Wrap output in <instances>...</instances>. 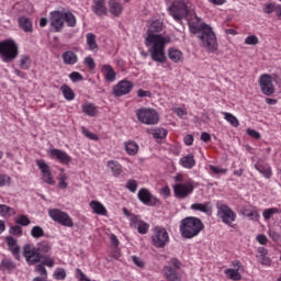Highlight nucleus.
<instances>
[{"label": "nucleus", "mask_w": 281, "mask_h": 281, "mask_svg": "<svg viewBox=\"0 0 281 281\" xmlns=\"http://www.w3.org/2000/svg\"><path fill=\"white\" fill-rule=\"evenodd\" d=\"M217 207V216L221 218L224 225H232L234 221H236V212L232 211V209L227 204L218 203Z\"/></svg>", "instance_id": "10"}, {"label": "nucleus", "mask_w": 281, "mask_h": 281, "mask_svg": "<svg viewBox=\"0 0 281 281\" xmlns=\"http://www.w3.org/2000/svg\"><path fill=\"white\" fill-rule=\"evenodd\" d=\"M85 63L90 69H95V60L91 56L86 57Z\"/></svg>", "instance_id": "62"}, {"label": "nucleus", "mask_w": 281, "mask_h": 281, "mask_svg": "<svg viewBox=\"0 0 281 281\" xmlns=\"http://www.w3.org/2000/svg\"><path fill=\"white\" fill-rule=\"evenodd\" d=\"M108 168L111 170L114 177L122 175V165L117 160L108 161Z\"/></svg>", "instance_id": "29"}, {"label": "nucleus", "mask_w": 281, "mask_h": 281, "mask_svg": "<svg viewBox=\"0 0 281 281\" xmlns=\"http://www.w3.org/2000/svg\"><path fill=\"white\" fill-rule=\"evenodd\" d=\"M82 134H83L86 137H88V139H92L93 142H97V139H98V135H95V134L89 132L87 128H83V130H82Z\"/></svg>", "instance_id": "60"}, {"label": "nucleus", "mask_w": 281, "mask_h": 281, "mask_svg": "<svg viewBox=\"0 0 281 281\" xmlns=\"http://www.w3.org/2000/svg\"><path fill=\"white\" fill-rule=\"evenodd\" d=\"M35 271L42 276V278H47V269L43 263L36 266Z\"/></svg>", "instance_id": "55"}, {"label": "nucleus", "mask_w": 281, "mask_h": 281, "mask_svg": "<svg viewBox=\"0 0 281 281\" xmlns=\"http://www.w3.org/2000/svg\"><path fill=\"white\" fill-rule=\"evenodd\" d=\"M9 251H11L12 256L15 258V260H21V247L19 244H16V239L12 236L5 237Z\"/></svg>", "instance_id": "19"}, {"label": "nucleus", "mask_w": 281, "mask_h": 281, "mask_svg": "<svg viewBox=\"0 0 281 281\" xmlns=\"http://www.w3.org/2000/svg\"><path fill=\"white\" fill-rule=\"evenodd\" d=\"M132 261L134 262V265H136V267H138L139 269H144V267L146 266V263L144 262V260H142V258L137 257V256H132Z\"/></svg>", "instance_id": "54"}, {"label": "nucleus", "mask_w": 281, "mask_h": 281, "mask_svg": "<svg viewBox=\"0 0 281 281\" xmlns=\"http://www.w3.org/2000/svg\"><path fill=\"white\" fill-rule=\"evenodd\" d=\"M144 221H142V218H139V216L137 215H131L130 217V225L131 227H134V229H137V226L143 223Z\"/></svg>", "instance_id": "48"}, {"label": "nucleus", "mask_w": 281, "mask_h": 281, "mask_svg": "<svg viewBox=\"0 0 281 281\" xmlns=\"http://www.w3.org/2000/svg\"><path fill=\"white\" fill-rule=\"evenodd\" d=\"M19 67L20 69L27 70L32 67V58L30 55H21L19 59Z\"/></svg>", "instance_id": "33"}, {"label": "nucleus", "mask_w": 281, "mask_h": 281, "mask_svg": "<svg viewBox=\"0 0 281 281\" xmlns=\"http://www.w3.org/2000/svg\"><path fill=\"white\" fill-rule=\"evenodd\" d=\"M259 85L263 95H273V93H276V87H273V77H271V75H261Z\"/></svg>", "instance_id": "13"}, {"label": "nucleus", "mask_w": 281, "mask_h": 281, "mask_svg": "<svg viewBox=\"0 0 281 281\" xmlns=\"http://www.w3.org/2000/svg\"><path fill=\"white\" fill-rule=\"evenodd\" d=\"M170 243V236L168 235V231L166 228L156 226L154 233L151 235V245L157 247V249H164L165 246Z\"/></svg>", "instance_id": "8"}, {"label": "nucleus", "mask_w": 281, "mask_h": 281, "mask_svg": "<svg viewBox=\"0 0 281 281\" xmlns=\"http://www.w3.org/2000/svg\"><path fill=\"white\" fill-rule=\"evenodd\" d=\"M255 168L266 179H271V167H269V165L257 164V165H255Z\"/></svg>", "instance_id": "31"}, {"label": "nucleus", "mask_w": 281, "mask_h": 281, "mask_svg": "<svg viewBox=\"0 0 281 281\" xmlns=\"http://www.w3.org/2000/svg\"><path fill=\"white\" fill-rule=\"evenodd\" d=\"M168 57L172 63H183V53L177 48H169Z\"/></svg>", "instance_id": "26"}, {"label": "nucleus", "mask_w": 281, "mask_h": 281, "mask_svg": "<svg viewBox=\"0 0 281 281\" xmlns=\"http://www.w3.org/2000/svg\"><path fill=\"white\" fill-rule=\"evenodd\" d=\"M76 278L79 281H87V280H89V278H87V274H85V272H82V270H80V269H76Z\"/></svg>", "instance_id": "61"}, {"label": "nucleus", "mask_w": 281, "mask_h": 281, "mask_svg": "<svg viewBox=\"0 0 281 281\" xmlns=\"http://www.w3.org/2000/svg\"><path fill=\"white\" fill-rule=\"evenodd\" d=\"M48 216L55 223L63 225V227H74V220H71V216H69V214L65 213L64 211L58 209H50L48 211Z\"/></svg>", "instance_id": "9"}, {"label": "nucleus", "mask_w": 281, "mask_h": 281, "mask_svg": "<svg viewBox=\"0 0 281 281\" xmlns=\"http://www.w3.org/2000/svg\"><path fill=\"white\" fill-rule=\"evenodd\" d=\"M225 273L226 276H228L231 280H234V281L243 280V276H240V272L238 271V269H226Z\"/></svg>", "instance_id": "42"}, {"label": "nucleus", "mask_w": 281, "mask_h": 281, "mask_svg": "<svg viewBox=\"0 0 281 281\" xmlns=\"http://www.w3.org/2000/svg\"><path fill=\"white\" fill-rule=\"evenodd\" d=\"M50 25L55 32H63V27H65L63 11L50 12Z\"/></svg>", "instance_id": "16"}, {"label": "nucleus", "mask_w": 281, "mask_h": 281, "mask_svg": "<svg viewBox=\"0 0 281 281\" xmlns=\"http://www.w3.org/2000/svg\"><path fill=\"white\" fill-rule=\"evenodd\" d=\"M136 229L138 234H148V229H150V225L146 222H140L137 226Z\"/></svg>", "instance_id": "47"}, {"label": "nucleus", "mask_w": 281, "mask_h": 281, "mask_svg": "<svg viewBox=\"0 0 281 281\" xmlns=\"http://www.w3.org/2000/svg\"><path fill=\"white\" fill-rule=\"evenodd\" d=\"M16 269V263L12 261V259H2L0 262V270L8 271V273L14 271Z\"/></svg>", "instance_id": "27"}, {"label": "nucleus", "mask_w": 281, "mask_h": 281, "mask_svg": "<svg viewBox=\"0 0 281 281\" xmlns=\"http://www.w3.org/2000/svg\"><path fill=\"white\" fill-rule=\"evenodd\" d=\"M126 188L127 190H130V192H137V181L136 180H128L126 183Z\"/></svg>", "instance_id": "53"}, {"label": "nucleus", "mask_w": 281, "mask_h": 281, "mask_svg": "<svg viewBox=\"0 0 281 281\" xmlns=\"http://www.w3.org/2000/svg\"><path fill=\"white\" fill-rule=\"evenodd\" d=\"M194 192V182L177 183L173 186V194L176 199H188Z\"/></svg>", "instance_id": "11"}, {"label": "nucleus", "mask_w": 281, "mask_h": 281, "mask_svg": "<svg viewBox=\"0 0 281 281\" xmlns=\"http://www.w3.org/2000/svg\"><path fill=\"white\" fill-rule=\"evenodd\" d=\"M50 251L52 244L47 240L40 241L36 246L30 244L23 246V257L29 266L37 265V262L43 260V256H46L45 254H49Z\"/></svg>", "instance_id": "3"}, {"label": "nucleus", "mask_w": 281, "mask_h": 281, "mask_svg": "<svg viewBox=\"0 0 281 281\" xmlns=\"http://www.w3.org/2000/svg\"><path fill=\"white\" fill-rule=\"evenodd\" d=\"M56 280H65L67 278V272L64 269L55 271Z\"/></svg>", "instance_id": "59"}, {"label": "nucleus", "mask_w": 281, "mask_h": 281, "mask_svg": "<svg viewBox=\"0 0 281 281\" xmlns=\"http://www.w3.org/2000/svg\"><path fill=\"white\" fill-rule=\"evenodd\" d=\"M138 122L147 125L159 124V113L157 110L150 108H140L136 112Z\"/></svg>", "instance_id": "7"}, {"label": "nucleus", "mask_w": 281, "mask_h": 281, "mask_svg": "<svg viewBox=\"0 0 281 281\" xmlns=\"http://www.w3.org/2000/svg\"><path fill=\"white\" fill-rule=\"evenodd\" d=\"M101 74H103V76H104L105 80H108V82H115L116 74L111 65H103L101 68Z\"/></svg>", "instance_id": "21"}, {"label": "nucleus", "mask_w": 281, "mask_h": 281, "mask_svg": "<svg viewBox=\"0 0 281 281\" xmlns=\"http://www.w3.org/2000/svg\"><path fill=\"white\" fill-rule=\"evenodd\" d=\"M203 227L204 225L201 218L189 216L181 220L179 229L182 238L190 239L199 236L203 232Z\"/></svg>", "instance_id": "4"}, {"label": "nucleus", "mask_w": 281, "mask_h": 281, "mask_svg": "<svg viewBox=\"0 0 281 281\" xmlns=\"http://www.w3.org/2000/svg\"><path fill=\"white\" fill-rule=\"evenodd\" d=\"M36 166L41 170L42 181H44V183H47L48 186H54L56 181H54V178H52V171L49 169V165L45 162V160L43 159H37Z\"/></svg>", "instance_id": "14"}, {"label": "nucleus", "mask_w": 281, "mask_h": 281, "mask_svg": "<svg viewBox=\"0 0 281 281\" xmlns=\"http://www.w3.org/2000/svg\"><path fill=\"white\" fill-rule=\"evenodd\" d=\"M151 135L154 139H166V137L168 136V131L162 127H156L151 130Z\"/></svg>", "instance_id": "35"}, {"label": "nucleus", "mask_w": 281, "mask_h": 281, "mask_svg": "<svg viewBox=\"0 0 281 281\" xmlns=\"http://www.w3.org/2000/svg\"><path fill=\"white\" fill-rule=\"evenodd\" d=\"M19 57V45L14 40H4L0 42V58L2 63H12Z\"/></svg>", "instance_id": "5"}, {"label": "nucleus", "mask_w": 281, "mask_h": 281, "mask_svg": "<svg viewBox=\"0 0 281 281\" xmlns=\"http://www.w3.org/2000/svg\"><path fill=\"white\" fill-rule=\"evenodd\" d=\"M223 115H224V120L231 123V126L238 128V126L240 125V122H238V119L234 114L229 112H223Z\"/></svg>", "instance_id": "39"}, {"label": "nucleus", "mask_w": 281, "mask_h": 281, "mask_svg": "<svg viewBox=\"0 0 281 281\" xmlns=\"http://www.w3.org/2000/svg\"><path fill=\"white\" fill-rule=\"evenodd\" d=\"M41 260H43L42 265L44 267H49L50 269L54 267V265H56V261H54V258H52L48 255H44Z\"/></svg>", "instance_id": "46"}, {"label": "nucleus", "mask_w": 281, "mask_h": 281, "mask_svg": "<svg viewBox=\"0 0 281 281\" xmlns=\"http://www.w3.org/2000/svg\"><path fill=\"white\" fill-rule=\"evenodd\" d=\"M90 207L93 210L94 214H99L100 216H106V207L98 201H91Z\"/></svg>", "instance_id": "28"}, {"label": "nucleus", "mask_w": 281, "mask_h": 281, "mask_svg": "<svg viewBox=\"0 0 281 281\" xmlns=\"http://www.w3.org/2000/svg\"><path fill=\"white\" fill-rule=\"evenodd\" d=\"M125 150L127 155H135L136 153H139V145L133 140H130L125 143Z\"/></svg>", "instance_id": "37"}, {"label": "nucleus", "mask_w": 281, "mask_h": 281, "mask_svg": "<svg viewBox=\"0 0 281 281\" xmlns=\"http://www.w3.org/2000/svg\"><path fill=\"white\" fill-rule=\"evenodd\" d=\"M280 212L281 211L278 207L266 209L262 212V216H263L265 221H269V220H271V216H273L274 214H280Z\"/></svg>", "instance_id": "43"}, {"label": "nucleus", "mask_w": 281, "mask_h": 281, "mask_svg": "<svg viewBox=\"0 0 281 281\" xmlns=\"http://www.w3.org/2000/svg\"><path fill=\"white\" fill-rule=\"evenodd\" d=\"M31 236L33 238H43V236H45V231L41 226H34L31 229Z\"/></svg>", "instance_id": "44"}, {"label": "nucleus", "mask_w": 281, "mask_h": 281, "mask_svg": "<svg viewBox=\"0 0 281 281\" xmlns=\"http://www.w3.org/2000/svg\"><path fill=\"white\" fill-rule=\"evenodd\" d=\"M14 214H16V212L14 211V209L5 205V204H0V216H14Z\"/></svg>", "instance_id": "41"}, {"label": "nucleus", "mask_w": 281, "mask_h": 281, "mask_svg": "<svg viewBox=\"0 0 281 281\" xmlns=\"http://www.w3.org/2000/svg\"><path fill=\"white\" fill-rule=\"evenodd\" d=\"M210 170L214 172V175H225L227 172V169H223L221 167H216L214 165H210Z\"/></svg>", "instance_id": "56"}, {"label": "nucleus", "mask_w": 281, "mask_h": 281, "mask_svg": "<svg viewBox=\"0 0 281 281\" xmlns=\"http://www.w3.org/2000/svg\"><path fill=\"white\" fill-rule=\"evenodd\" d=\"M137 95H138V98H150V95H153V93L150 91L139 89L137 91Z\"/></svg>", "instance_id": "63"}, {"label": "nucleus", "mask_w": 281, "mask_h": 281, "mask_svg": "<svg viewBox=\"0 0 281 281\" xmlns=\"http://www.w3.org/2000/svg\"><path fill=\"white\" fill-rule=\"evenodd\" d=\"M247 135L254 137V139H260V133H258L256 130H247Z\"/></svg>", "instance_id": "64"}, {"label": "nucleus", "mask_w": 281, "mask_h": 281, "mask_svg": "<svg viewBox=\"0 0 281 281\" xmlns=\"http://www.w3.org/2000/svg\"><path fill=\"white\" fill-rule=\"evenodd\" d=\"M11 178L8 175L0 173V188L10 186Z\"/></svg>", "instance_id": "49"}, {"label": "nucleus", "mask_w": 281, "mask_h": 281, "mask_svg": "<svg viewBox=\"0 0 281 281\" xmlns=\"http://www.w3.org/2000/svg\"><path fill=\"white\" fill-rule=\"evenodd\" d=\"M87 38V45L91 52H95L98 49V43L95 42V34L88 33L86 35Z\"/></svg>", "instance_id": "38"}, {"label": "nucleus", "mask_w": 281, "mask_h": 281, "mask_svg": "<svg viewBox=\"0 0 281 281\" xmlns=\"http://www.w3.org/2000/svg\"><path fill=\"white\" fill-rule=\"evenodd\" d=\"M91 10L97 16H106L109 14L106 0H92Z\"/></svg>", "instance_id": "17"}, {"label": "nucleus", "mask_w": 281, "mask_h": 281, "mask_svg": "<svg viewBox=\"0 0 281 281\" xmlns=\"http://www.w3.org/2000/svg\"><path fill=\"white\" fill-rule=\"evenodd\" d=\"M131 91H133V82L128 80H122L113 88V94L116 98H121V95H126L127 93H131Z\"/></svg>", "instance_id": "15"}, {"label": "nucleus", "mask_w": 281, "mask_h": 281, "mask_svg": "<svg viewBox=\"0 0 281 281\" xmlns=\"http://www.w3.org/2000/svg\"><path fill=\"white\" fill-rule=\"evenodd\" d=\"M263 12L266 14H271L272 12H276V3H268L263 7Z\"/></svg>", "instance_id": "58"}, {"label": "nucleus", "mask_w": 281, "mask_h": 281, "mask_svg": "<svg viewBox=\"0 0 281 281\" xmlns=\"http://www.w3.org/2000/svg\"><path fill=\"white\" fill-rule=\"evenodd\" d=\"M192 11V9L188 8L186 0H173L168 8V12L175 21H183Z\"/></svg>", "instance_id": "6"}, {"label": "nucleus", "mask_w": 281, "mask_h": 281, "mask_svg": "<svg viewBox=\"0 0 281 281\" xmlns=\"http://www.w3.org/2000/svg\"><path fill=\"white\" fill-rule=\"evenodd\" d=\"M61 15L68 27H76V15L71 11L61 12Z\"/></svg>", "instance_id": "30"}, {"label": "nucleus", "mask_w": 281, "mask_h": 281, "mask_svg": "<svg viewBox=\"0 0 281 281\" xmlns=\"http://www.w3.org/2000/svg\"><path fill=\"white\" fill-rule=\"evenodd\" d=\"M67 179H68V177L65 175V173H60L59 175V183H58V186H59V188H61V190H66V188H67Z\"/></svg>", "instance_id": "52"}, {"label": "nucleus", "mask_w": 281, "mask_h": 281, "mask_svg": "<svg viewBox=\"0 0 281 281\" xmlns=\"http://www.w3.org/2000/svg\"><path fill=\"white\" fill-rule=\"evenodd\" d=\"M61 92L65 100L71 101L76 98V93L74 92V90H71L69 86H61Z\"/></svg>", "instance_id": "40"}, {"label": "nucleus", "mask_w": 281, "mask_h": 281, "mask_svg": "<svg viewBox=\"0 0 281 281\" xmlns=\"http://www.w3.org/2000/svg\"><path fill=\"white\" fill-rule=\"evenodd\" d=\"M69 78L72 82H80L82 80V76L80 72L74 71L69 75Z\"/></svg>", "instance_id": "57"}, {"label": "nucleus", "mask_w": 281, "mask_h": 281, "mask_svg": "<svg viewBox=\"0 0 281 281\" xmlns=\"http://www.w3.org/2000/svg\"><path fill=\"white\" fill-rule=\"evenodd\" d=\"M196 165V160H194V155L189 154L180 159V166L182 168H187L188 170H192Z\"/></svg>", "instance_id": "23"}, {"label": "nucleus", "mask_w": 281, "mask_h": 281, "mask_svg": "<svg viewBox=\"0 0 281 281\" xmlns=\"http://www.w3.org/2000/svg\"><path fill=\"white\" fill-rule=\"evenodd\" d=\"M243 215L247 216L250 221H260V214L255 209H244Z\"/></svg>", "instance_id": "34"}, {"label": "nucleus", "mask_w": 281, "mask_h": 281, "mask_svg": "<svg viewBox=\"0 0 281 281\" xmlns=\"http://www.w3.org/2000/svg\"><path fill=\"white\" fill-rule=\"evenodd\" d=\"M191 210L195 212H203V214H210V202L206 203H194L191 205Z\"/></svg>", "instance_id": "36"}, {"label": "nucleus", "mask_w": 281, "mask_h": 281, "mask_svg": "<svg viewBox=\"0 0 281 281\" xmlns=\"http://www.w3.org/2000/svg\"><path fill=\"white\" fill-rule=\"evenodd\" d=\"M186 20L188 21L191 34H195L198 38H200L201 47H204L206 52L210 53H214L218 49L216 33H214L212 26L203 22L201 18L196 16L194 10L187 15Z\"/></svg>", "instance_id": "2"}, {"label": "nucleus", "mask_w": 281, "mask_h": 281, "mask_svg": "<svg viewBox=\"0 0 281 281\" xmlns=\"http://www.w3.org/2000/svg\"><path fill=\"white\" fill-rule=\"evenodd\" d=\"M15 223L16 225H22V227H27V225H30L31 221L30 217H27V215H19L18 217H15Z\"/></svg>", "instance_id": "45"}, {"label": "nucleus", "mask_w": 281, "mask_h": 281, "mask_svg": "<svg viewBox=\"0 0 281 281\" xmlns=\"http://www.w3.org/2000/svg\"><path fill=\"white\" fill-rule=\"evenodd\" d=\"M170 266H165L164 271L167 280L169 281H181V277H179V273H177V270L181 269V261L177 258H171L170 259Z\"/></svg>", "instance_id": "12"}, {"label": "nucleus", "mask_w": 281, "mask_h": 281, "mask_svg": "<svg viewBox=\"0 0 281 281\" xmlns=\"http://www.w3.org/2000/svg\"><path fill=\"white\" fill-rule=\"evenodd\" d=\"M9 232L13 236H21L23 234V228L19 225H14L10 227Z\"/></svg>", "instance_id": "50"}, {"label": "nucleus", "mask_w": 281, "mask_h": 281, "mask_svg": "<svg viewBox=\"0 0 281 281\" xmlns=\"http://www.w3.org/2000/svg\"><path fill=\"white\" fill-rule=\"evenodd\" d=\"M52 159H57L59 164H71V157L60 149H50Z\"/></svg>", "instance_id": "20"}, {"label": "nucleus", "mask_w": 281, "mask_h": 281, "mask_svg": "<svg viewBox=\"0 0 281 281\" xmlns=\"http://www.w3.org/2000/svg\"><path fill=\"white\" fill-rule=\"evenodd\" d=\"M258 36L256 35H249L245 38V44L246 45H258Z\"/></svg>", "instance_id": "51"}, {"label": "nucleus", "mask_w": 281, "mask_h": 281, "mask_svg": "<svg viewBox=\"0 0 281 281\" xmlns=\"http://www.w3.org/2000/svg\"><path fill=\"white\" fill-rule=\"evenodd\" d=\"M109 9L110 14H113V16H120L124 10L122 3H120L117 0H109Z\"/></svg>", "instance_id": "22"}, {"label": "nucleus", "mask_w": 281, "mask_h": 281, "mask_svg": "<svg viewBox=\"0 0 281 281\" xmlns=\"http://www.w3.org/2000/svg\"><path fill=\"white\" fill-rule=\"evenodd\" d=\"M82 111L89 117H95L98 115V108L93 103H86L82 105Z\"/></svg>", "instance_id": "32"}, {"label": "nucleus", "mask_w": 281, "mask_h": 281, "mask_svg": "<svg viewBox=\"0 0 281 281\" xmlns=\"http://www.w3.org/2000/svg\"><path fill=\"white\" fill-rule=\"evenodd\" d=\"M65 65H76L78 63V55L71 50H67L61 55Z\"/></svg>", "instance_id": "24"}, {"label": "nucleus", "mask_w": 281, "mask_h": 281, "mask_svg": "<svg viewBox=\"0 0 281 281\" xmlns=\"http://www.w3.org/2000/svg\"><path fill=\"white\" fill-rule=\"evenodd\" d=\"M19 25L23 30V32H26V33L34 32L32 20H30L27 16L19 18Z\"/></svg>", "instance_id": "25"}, {"label": "nucleus", "mask_w": 281, "mask_h": 281, "mask_svg": "<svg viewBox=\"0 0 281 281\" xmlns=\"http://www.w3.org/2000/svg\"><path fill=\"white\" fill-rule=\"evenodd\" d=\"M139 202L144 203V205H156L157 204V198L153 196L150 191L148 189H140L137 194Z\"/></svg>", "instance_id": "18"}, {"label": "nucleus", "mask_w": 281, "mask_h": 281, "mask_svg": "<svg viewBox=\"0 0 281 281\" xmlns=\"http://www.w3.org/2000/svg\"><path fill=\"white\" fill-rule=\"evenodd\" d=\"M164 30V21L161 19H154L147 30L146 45L151 60L155 63H166V45L170 43V37L159 35Z\"/></svg>", "instance_id": "1"}]
</instances>
